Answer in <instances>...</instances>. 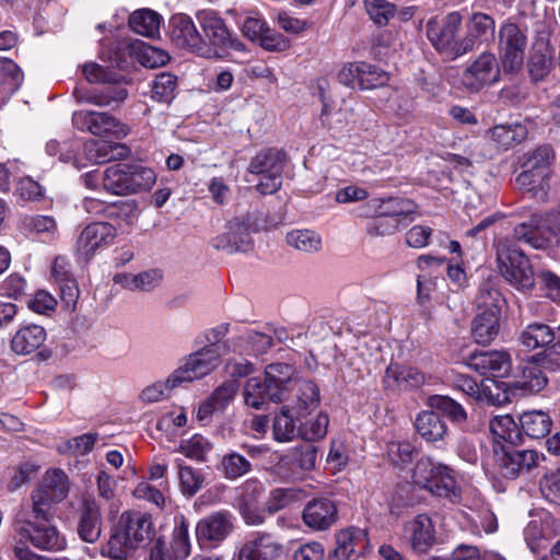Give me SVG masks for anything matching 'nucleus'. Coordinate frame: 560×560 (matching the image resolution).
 <instances>
[{
    "label": "nucleus",
    "instance_id": "f257e3e1",
    "mask_svg": "<svg viewBox=\"0 0 560 560\" xmlns=\"http://www.w3.org/2000/svg\"><path fill=\"white\" fill-rule=\"evenodd\" d=\"M35 511V508L25 504L16 511L12 521L14 545H32L43 551L65 549L67 541L57 526L51 523L52 512L47 511L42 515Z\"/></svg>",
    "mask_w": 560,
    "mask_h": 560
},
{
    "label": "nucleus",
    "instance_id": "f03ea898",
    "mask_svg": "<svg viewBox=\"0 0 560 560\" xmlns=\"http://www.w3.org/2000/svg\"><path fill=\"white\" fill-rule=\"evenodd\" d=\"M293 368L287 363H272L266 366L265 377H250L244 386L245 405L256 410L265 409L270 402L279 404L287 399Z\"/></svg>",
    "mask_w": 560,
    "mask_h": 560
},
{
    "label": "nucleus",
    "instance_id": "7ed1b4c3",
    "mask_svg": "<svg viewBox=\"0 0 560 560\" xmlns=\"http://www.w3.org/2000/svg\"><path fill=\"white\" fill-rule=\"evenodd\" d=\"M556 154L551 145L542 144L522 156V172L515 177L517 188L537 200H545L550 189L551 164Z\"/></svg>",
    "mask_w": 560,
    "mask_h": 560
},
{
    "label": "nucleus",
    "instance_id": "20e7f679",
    "mask_svg": "<svg viewBox=\"0 0 560 560\" xmlns=\"http://www.w3.org/2000/svg\"><path fill=\"white\" fill-rule=\"evenodd\" d=\"M497 261L504 280L522 292H530L535 288L536 277L526 254L508 237L497 243Z\"/></svg>",
    "mask_w": 560,
    "mask_h": 560
},
{
    "label": "nucleus",
    "instance_id": "39448f33",
    "mask_svg": "<svg viewBox=\"0 0 560 560\" xmlns=\"http://www.w3.org/2000/svg\"><path fill=\"white\" fill-rule=\"evenodd\" d=\"M528 47V28L512 19L504 21L498 31V55L504 73L518 74L525 62Z\"/></svg>",
    "mask_w": 560,
    "mask_h": 560
},
{
    "label": "nucleus",
    "instance_id": "423d86ee",
    "mask_svg": "<svg viewBox=\"0 0 560 560\" xmlns=\"http://www.w3.org/2000/svg\"><path fill=\"white\" fill-rule=\"evenodd\" d=\"M560 234V212L540 214L533 212L528 219L513 228L512 243L522 242L535 249H545L558 243Z\"/></svg>",
    "mask_w": 560,
    "mask_h": 560
},
{
    "label": "nucleus",
    "instance_id": "0eeeda50",
    "mask_svg": "<svg viewBox=\"0 0 560 560\" xmlns=\"http://www.w3.org/2000/svg\"><path fill=\"white\" fill-rule=\"evenodd\" d=\"M460 27V14L451 12L441 21H430L427 36L438 51L454 59L472 50L470 39L458 38Z\"/></svg>",
    "mask_w": 560,
    "mask_h": 560
},
{
    "label": "nucleus",
    "instance_id": "6e6552de",
    "mask_svg": "<svg viewBox=\"0 0 560 560\" xmlns=\"http://www.w3.org/2000/svg\"><path fill=\"white\" fill-rule=\"evenodd\" d=\"M413 482L432 494L450 500L459 497L454 470L448 466L434 463L429 457L420 458L413 468Z\"/></svg>",
    "mask_w": 560,
    "mask_h": 560
},
{
    "label": "nucleus",
    "instance_id": "1a4fd4ad",
    "mask_svg": "<svg viewBox=\"0 0 560 560\" xmlns=\"http://www.w3.org/2000/svg\"><path fill=\"white\" fill-rule=\"evenodd\" d=\"M285 160V153L273 148L260 151L250 160L247 171L260 176L256 185L260 194L271 195L281 188Z\"/></svg>",
    "mask_w": 560,
    "mask_h": 560
},
{
    "label": "nucleus",
    "instance_id": "9d476101",
    "mask_svg": "<svg viewBox=\"0 0 560 560\" xmlns=\"http://www.w3.org/2000/svg\"><path fill=\"white\" fill-rule=\"evenodd\" d=\"M220 363L218 347L205 346L195 353L189 354L185 363L167 377V385L177 387L211 373Z\"/></svg>",
    "mask_w": 560,
    "mask_h": 560
},
{
    "label": "nucleus",
    "instance_id": "9b49d317",
    "mask_svg": "<svg viewBox=\"0 0 560 560\" xmlns=\"http://www.w3.org/2000/svg\"><path fill=\"white\" fill-rule=\"evenodd\" d=\"M494 452L498 471L506 479L529 474L542 458L535 450H517L514 445H500Z\"/></svg>",
    "mask_w": 560,
    "mask_h": 560
},
{
    "label": "nucleus",
    "instance_id": "f8f14e48",
    "mask_svg": "<svg viewBox=\"0 0 560 560\" xmlns=\"http://www.w3.org/2000/svg\"><path fill=\"white\" fill-rule=\"evenodd\" d=\"M117 236V229L107 222L88 224L78 235L74 254L79 261H89L97 250L112 245Z\"/></svg>",
    "mask_w": 560,
    "mask_h": 560
},
{
    "label": "nucleus",
    "instance_id": "ddd939ff",
    "mask_svg": "<svg viewBox=\"0 0 560 560\" xmlns=\"http://www.w3.org/2000/svg\"><path fill=\"white\" fill-rule=\"evenodd\" d=\"M525 66L532 83L542 82L551 73L555 68V47L549 32H538L534 37Z\"/></svg>",
    "mask_w": 560,
    "mask_h": 560
},
{
    "label": "nucleus",
    "instance_id": "4468645a",
    "mask_svg": "<svg viewBox=\"0 0 560 560\" xmlns=\"http://www.w3.org/2000/svg\"><path fill=\"white\" fill-rule=\"evenodd\" d=\"M69 491V481L67 475L61 469H49L46 471L43 485L31 494L30 506L35 508V512L45 515L51 511L55 503L62 501Z\"/></svg>",
    "mask_w": 560,
    "mask_h": 560
},
{
    "label": "nucleus",
    "instance_id": "2eb2a0df",
    "mask_svg": "<svg viewBox=\"0 0 560 560\" xmlns=\"http://www.w3.org/2000/svg\"><path fill=\"white\" fill-rule=\"evenodd\" d=\"M500 67L497 57L490 51L481 52L462 73L460 83L471 93L479 92L500 79Z\"/></svg>",
    "mask_w": 560,
    "mask_h": 560
},
{
    "label": "nucleus",
    "instance_id": "dca6fc26",
    "mask_svg": "<svg viewBox=\"0 0 560 560\" xmlns=\"http://www.w3.org/2000/svg\"><path fill=\"white\" fill-rule=\"evenodd\" d=\"M168 35L171 42L178 48L200 56H207L210 48H207V39L199 33L190 16L179 13L170 19Z\"/></svg>",
    "mask_w": 560,
    "mask_h": 560
},
{
    "label": "nucleus",
    "instance_id": "f3484780",
    "mask_svg": "<svg viewBox=\"0 0 560 560\" xmlns=\"http://www.w3.org/2000/svg\"><path fill=\"white\" fill-rule=\"evenodd\" d=\"M234 517L229 511H219L201 518L196 526V537L201 548L212 549L233 530Z\"/></svg>",
    "mask_w": 560,
    "mask_h": 560
},
{
    "label": "nucleus",
    "instance_id": "a211bd4d",
    "mask_svg": "<svg viewBox=\"0 0 560 560\" xmlns=\"http://www.w3.org/2000/svg\"><path fill=\"white\" fill-rule=\"evenodd\" d=\"M196 19L203 31V38L207 39V48L209 45L235 50L244 48L243 44L230 33L219 13L202 10L196 14Z\"/></svg>",
    "mask_w": 560,
    "mask_h": 560
},
{
    "label": "nucleus",
    "instance_id": "6ab92c4d",
    "mask_svg": "<svg viewBox=\"0 0 560 560\" xmlns=\"http://www.w3.org/2000/svg\"><path fill=\"white\" fill-rule=\"evenodd\" d=\"M250 226L248 220L234 218L228 222L226 232L212 240V245L230 254L246 253L253 248Z\"/></svg>",
    "mask_w": 560,
    "mask_h": 560
},
{
    "label": "nucleus",
    "instance_id": "aec40b11",
    "mask_svg": "<svg viewBox=\"0 0 560 560\" xmlns=\"http://www.w3.org/2000/svg\"><path fill=\"white\" fill-rule=\"evenodd\" d=\"M73 122L95 136L121 138L128 133L127 126L107 113L79 110L73 114Z\"/></svg>",
    "mask_w": 560,
    "mask_h": 560
},
{
    "label": "nucleus",
    "instance_id": "412c9836",
    "mask_svg": "<svg viewBox=\"0 0 560 560\" xmlns=\"http://www.w3.org/2000/svg\"><path fill=\"white\" fill-rule=\"evenodd\" d=\"M190 555L188 524L182 521L173 530L170 545L159 538L150 550L148 560H185Z\"/></svg>",
    "mask_w": 560,
    "mask_h": 560
},
{
    "label": "nucleus",
    "instance_id": "4be33fe9",
    "mask_svg": "<svg viewBox=\"0 0 560 560\" xmlns=\"http://www.w3.org/2000/svg\"><path fill=\"white\" fill-rule=\"evenodd\" d=\"M287 399V406L291 407L298 418H303L318 407L319 388L311 380L291 378Z\"/></svg>",
    "mask_w": 560,
    "mask_h": 560
},
{
    "label": "nucleus",
    "instance_id": "5701e85b",
    "mask_svg": "<svg viewBox=\"0 0 560 560\" xmlns=\"http://www.w3.org/2000/svg\"><path fill=\"white\" fill-rule=\"evenodd\" d=\"M466 365L480 375L503 377L512 368L511 355L506 351L472 352L465 361Z\"/></svg>",
    "mask_w": 560,
    "mask_h": 560
},
{
    "label": "nucleus",
    "instance_id": "b1692460",
    "mask_svg": "<svg viewBox=\"0 0 560 560\" xmlns=\"http://www.w3.org/2000/svg\"><path fill=\"white\" fill-rule=\"evenodd\" d=\"M282 553V545L266 532L250 534L238 550V560H273Z\"/></svg>",
    "mask_w": 560,
    "mask_h": 560
},
{
    "label": "nucleus",
    "instance_id": "393cba45",
    "mask_svg": "<svg viewBox=\"0 0 560 560\" xmlns=\"http://www.w3.org/2000/svg\"><path fill=\"white\" fill-rule=\"evenodd\" d=\"M417 211V205L408 198L388 197L374 198L361 207L360 215H385L388 218L402 219L408 218Z\"/></svg>",
    "mask_w": 560,
    "mask_h": 560
},
{
    "label": "nucleus",
    "instance_id": "a878e982",
    "mask_svg": "<svg viewBox=\"0 0 560 560\" xmlns=\"http://www.w3.org/2000/svg\"><path fill=\"white\" fill-rule=\"evenodd\" d=\"M116 525L136 548L150 541L154 534L151 515L140 511L124 512Z\"/></svg>",
    "mask_w": 560,
    "mask_h": 560
},
{
    "label": "nucleus",
    "instance_id": "bb28decb",
    "mask_svg": "<svg viewBox=\"0 0 560 560\" xmlns=\"http://www.w3.org/2000/svg\"><path fill=\"white\" fill-rule=\"evenodd\" d=\"M302 518L307 527L326 530L337 522V505L331 499L315 498L304 506Z\"/></svg>",
    "mask_w": 560,
    "mask_h": 560
},
{
    "label": "nucleus",
    "instance_id": "cd10ccee",
    "mask_svg": "<svg viewBox=\"0 0 560 560\" xmlns=\"http://www.w3.org/2000/svg\"><path fill=\"white\" fill-rule=\"evenodd\" d=\"M369 547V539L364 530L349 528L337 534L334 552L340 560H361Z\"/></svg>",
    "mask_w": 560,
    "mask_h": 560
},
{
    "label": "nucleus",
    "instance_id": "c85d7f7f",
    "mask_svg": "<svg viewBox=\"0 0 560 560\" xmlns=\"http://www.w3.org/2000/svg\"><path fill=\"white\" fill-rule=\"evenodd\" d=\"M77 532L89 544L98 540L102 534V515L98 504L93 499H84L79 511Z\"/></svg>",
    "mask_w": 560,
    "mask_h": 560
},
{
    "label": "nucleus",
    "instance_id": "c756f323",
    "mask_svg": "<svg viewBox=\"0 0 560 560\" xmlns=\"http://www.w3.org/2000/svg\"><path fill=\"white\" fill-rule=\"evenodd\" d=\"M79 103L95 105L98 107H109L118 105L127 98V91L124 88L109 85L101 90L82 91L75 89L73 92Z\"/></svg>",
    "mask_w": 560,
    "mask_h": 560
},
{
    "label": "nucleus",
    "instance_id": "7c9ffc66",
    "mask_svg": "<svg viewBox=\"0 0 560 560\" xmlns=\"http://www.w3.org/2000/svg\"><path fill=\"white\" fill-rule=\"evenodd\" d=\"M424 374L413 366L390 363L385 371L384 383L392 388H417L424 383Z\"/></svg>",
    "mask_w": 560,
    "mask_h": 560
},
{
    "label": "nucleus",
    "instance_id": "2f4dec72",
    "mask_svg": "<svg viewBox=\"0 0 560 560\" xmlns=\"http://www.w3.org/2000/svg\"><path fill=\"white\" fill-rule=\"evenodd\" d=\"M546 371L537 359L523 365L521 374L513 381L512 386L521 389L524 394H536L541 392L548 384Z\"/></svg>",
    "mask_w": 560,
    "mask_h": 560
},
{
    "label": "nucleus",
    "instance_id": "473e14b6",
    "mask_svg": "<svg viewBox=\"0 0 560 560\" xmlns=\"http://www.w3.org/2000/svg\"><path fill=\"white\" fill-rule=\"evenodd\" d=\"M450 384L477 401H487L491 405H500L502 401L499 394L494 396L488 386L478 385L469 375L453 372L450 375Z\"/></svg>",
    "mask_w": 560,
    "mask_h": 560
},
{
    "label": "nucleus",
    "instance_id": "72a5a7b5",
    "mask_svg": "<svg viewBox=\"0 0 560 560\" xmlns=\"http://www.w3.org/2000/svg\"><path fill=\"white\" fill-rule=\"evenodd\" d=\"M46 340V331L39 325L21 327L11 339V349L16 354L35 352Z\"/></svg>",
    "mask_w": 560,
    "mask_h": 560
},
{
    "label": "nucleus",
    "instance_id": "f704fd0d",
    "mask_svg": "<svg viewBox=\"0 0 560 560\" xmlns=\"http://www.w3.org/2000/svg\"><path fill=\"white\" fill-rule=\"evenodd\" d=\"M418 434L427 442L442 441L447 434L445 421L433 410L421 411L415 422Z\"/></svg>",
    "mask_w": 560,
    "mask_h": 560
},
{
    "label": "nucleus",
    "instance_id": "c9c22d12",
    "mask_svg": "<svg viewBox=\"0 0 560 560\" xmlns=\"http://www.w3.org/2000/svg\"><path fill=\"white\" fill-rule=\"evenodd\" d=\"M129 163H117L103 172V188L113 195H130Z\"/></svg>",
    "mask_w": 560,
    "mask_h": 560
},
{
    "label": "nucleus",
    "instance_id": "e433bc0d",
    "mask_svg": "<svg viewBox=\"0 0 560 560\" xmlns=\"http://www.w3.org/2000/svg\"><path fill=\"white\" fill-rule=\"evenodd\" d=\"M411 546L418 552H427L434 542V528L431 518L425 514L416 516L409 524Z\"/></svg>",
    "mask_w": 560,
    "mask_h": 560
},
{
    "label": "nucleus",
    "instance_id": "4c0bfd02",
    "mask_svg": "<svg viewBox=\"0 0 560 560\" xmlns=\"http://www.w3.org/2000/svg\"><path fill=\"white\" fill-rule=\"evenodd\" d=\"M83 208L91 215H101L106 219H120L128 217L133 211V207L127 201H116L107 203L96 198L85 197L83 199Z\"/></svg>",
    "mask_w": 560,
    "mask_h": 560
},
{
    "label": "nucleus",
    "instance_id": "58836bf2",
    "mask_svg": "<svg viewBox=\"0 0 560 560\" xmlns=\"http://www.w3.org/2000/svg\"><path fill=\"white\" fill-rule=\"evenodd\" d=\"M488 133L498 149L505 151L524 141L528 132L524 125L513 124L494 126Z\"/></svg>",
    "mask_w": 560,
    "mask_h": 560
},
{
    "label": "nucleus",
    "instance_id": "ea45409f",
    "mask_svg": "<svg viewBox=\"0 0 560 560\" xmlns=\"http://www.w3.org/2000/svg\"><path fill=\"white\" fill-rule=\"evenodd\" d=\"M83 151L88 160L96 164L124 158L128 152L125 145L112 144L102 140L84 143Z\"/></svg>",
    "mask_w": 560,
    "mask_h": 560
},
{
    "label": "nucleus",
    "instance_id": "a19ab883",
    "mask_svg": "<svg viewBox=\"0 0 560 560\" xmlns=\"http://www.w3.org/2000/svg\"><path fill=\"white\" fill-rule=\"evenodd\" d=\"M521 428L532 439L545 438L551 430L552 420L540 410L525 411L520 417Z\"/></svg>",
    "mask_w": 560,
    "mask_h": 560
},
{
    "label": "nucleus",
    "instance_id": "79ce46f5",
    "mask_svg": "<svg viewBox=\"0 0 560 560\" xmlns=\"http://www.w3.org/2000/svg\"><path fill=\"white\" fill-rule=\"evenodd\" d=\"M162 18L150 9L135 11L129 19L130 27L138 34L154 38L160 35Z\"/></svg>",
    "mask_w": 560,
    "mask_h": 560
},
{
    "label": "nucleus",
    "instance_id": "37998d69",
    "mask_svg": "<svg viewBox=\"0 0 560 560\" xmlns=\"http://www.w3.org/2000/svg\"><path fill=\"white\" fill-rule=\"evenodd\" d=\"M555 340V330L542 323L527 325L520 336L521 343L529 350L548 346Z\"/></svg>",
    "mask_w": 560,
    "mask_h": 560
},
{
    "label": "nucleus",
    "instance_id": "c03bdc74",
    "mask_svg": "<svg viewBox=\"0 0 560 560\" xmlns=\"http://www.w3.org/2000/svg\"><path fill=\"white\" fill-rule=\"evenodd\" d=\"M500 317L492 314L477 313L471 327V335L479 345L490 343L499 334Z\"/></svg>",
    "mask_w": 560,
    "mask_h": 560
},
{
    "label": "nucleus",
    "instance_id": "a18cd8bd",
    "mask_svg": "<svg viewBox=\"0 0 560 560\" xmlns=\"http://www.w3.org/2000/svg\"><path fill=\"white\" fill-rule=\"evenodd\" d=\"M298 418L291 407L283 405L273 420V436L279 442L292 441L298 433Z\"/></svg>",
    "mask_w": 560,
    "mask_h": 560
},
{
    "label": "nucleus",
    "instance_id": "49530a36",
    "mask_svg": "<svg viewBox=\"0 0 560 560\" xmlns=\"http://www.w3.org/2000/svg\"><path fill=\"white\" fill-rule=\"evenodd\" d=\"M428 405L440 411L451 422L462 425L467 421V412L465 408L453 398L444 395H432L428 399Z\"/></svg>",
    "mask_w": 560,
    "mask_h": 560
},
{
    "label": "nucleus",
    "instance_id": "de8ad7c7",
    "mask_svg": "<svg viewBox=\"0 0 560 560\" xmlns=\"http://www.w3.org/2000/svg\"><path fill=\"white\" fill-rule=\"evenodd\" d=\"M176 465L182 493L189 498L194 497L205 486L206 478L203 472L200 469L186 465L180 459L176 460Z\"/></svg>",
    "mask_w": 560,
    "mask_h": 560
},
{
    "label": "nucleus",
    "instance_id": "09e8293b",
    "mask_svg": "<svg viewBox=\"0 0 560 560\" xmlns=\"http://www.w3.org/2000/svg\"><path fill=\"white\" fill-rule=\"evenodd\" d=\"M501 292L490 283H482L476 296L477 313L501 316V308L504 304Z\"/></svg>",
    "mask_w": 560,
    "mask_h": 560
},
{
    "label": "nucleus",
    "instance_id": "8fccbe9b",
    "mask_svg": "<svg viewBox=\"0 0 560 560\" xmlns=\"http://www.w3.org/2000/svg\"><path fill=\"white\" fill-rule=\"evenodd\" d=\"M494 20L481 12L474 13L467 23V35L464 39H470L472 47L477 40L483 42L494 35Z\"/></svg>",
    "mask_w": 560,
    "mask_h": 560
},
{
    "label": "nucleus",
    "instance_id": "3c124183",
    "mask_svg": "<svg viewBox=\"0 0 560 560\" xmlns=\"http://www.w3.org/2000/svg\"><path fill=\"white\" fill-rule=\"evenodd\" d=\"M137 548L128 539V537L119 530V527L115 525L113 528L109 539L102 547V555L114 560L127 559Z\"/></svg>",
    "mask_w": 560,
    "mask_h": 560
},
{
    "label": "nucleus",
    "instance_id": "603ef678",
    "mask_svg": "<svg viewBox=\"0 0 560 560\" xmlns=\"http://www.w3.org/2000/svg\"><path fill=\"white\" fill-rule=\"evenodd\" d=\"M489 429L497 440L495 447H500V440L514 445L520 440V430L510 415L497 416L490 420Z\"/></svg>",
    "mask_w": 560,
    "mask_h": 560
},
{
    "label": "nucleus",
    "instance_id": "864d4df0",
    "mask_svg": "<svg viewBox=\"0 0 560 560\" xmlns=\"http://www.w3.org/2000/svg\"><path fill=\"white\" fill-rule=\"evenodd\" d=\"M218 470L228 480H236L252 470L250 462L237 452L224 454L219 464Z\"/></svg>",
    "mask_w": 560,
    "mask_h": 560
},
{
    "label": "nucleus",
    "instance_id": "5fc2aeb1",
    "mask_svg": "<svg viewBox=\"0 0 560 560\" xmlns=\"http://www.w3.org/2000/svg\"><path fill=\"white\" fill-rule=\"evenodd\" d=\"M287 243L304 253H314L322 247V237L312 230H294L287 234Z\"/></svg>",
    "mask_w": 560,
    "mask_h": 560
},
{
    "label": "nucleus",
    "instance_id": "6e6d98bb",
    "mask_svg": "<svg viewBox=\"0 0 560 560\" xmlns=\"http://www.w3.org/2000/svg\"><path fill=\"white\" fill-rule=\"evenodd\" d=\"M301 490L295 488H276L272 489L265 503V510L269 514H275L282 509L288 508L300 500Z\"/></svg>",
    "mask_w": 560,
    "mask_h": 560
},
{
    "label": "nucleus",
    "instance_id": "4d7b16f0",
    "mask_svg": "<svg viewBox=\"0 0 560 560\" xmlns=\"http://www.w3.org/2000/svg\"><path fill=\"white\" fill-rule=\"evenodd\" d=\"M211 448L212 444L206 438L195 434L188 440H183L177 451L189 459L205 462Z\"/></svg>",
    "mask_w": 560,
    "mask_h": 560
},
{
    "label": "nucleus",
    "instance_id": "13d9d810",
    "mask_svg": "<svg viewBox=\"0 0 560 560\" xmlns=\"http://www.w3.org/2000/svg\"><path fill=\"white\" fill-rule=\"evenodd\" d=\"M329 419L326 413L320 412L316 418L301 422L298 434L305 441H317L327 434Z\"/></svg>",
    "mask_w": 560,
    "mask_h": 560
},
{
    "label": "nucleus",
    "instance_id": "bf43d9fd",
    "mask_svg": "<svg viewBox=\"0 0 560 560\" xmlns=\"http://www.w3.org/2000/svg\"><path fill=\"white\" fill-rule=\"evenodd\" d=\"M370 19L377 25H387L396 14V7L387 0H364Z\"/></svg>",
    "mask_w": 560,
    "mask_h": 560
},
{
    "label": "nucleus",
    "instance_id": "052dcab7",
    "mask_svg": "<svg viewBox=\"0 0 560 560\" xmlns=\"http://www.w3.org/2000/svg\"><path fill=\"white\" fill-rule=\"evenodd\" d=\"M130 194L149 190L155 183L156 176L152 168L138 164H129Z\"/></svg>",
    "mask_w": 560,
    "mask_h": 560
},
{
    "label": "nucleus",
    "instance_id": "680f3d73",
    "mask_svg": "<svg viewBox=\"0 0 560 560\" xmlns=\"http://www.w3.org/2000/svg\"><path fill=\"white\" fill-rule=\"evenodd\" d=\"M360 67L361 73L359 79V88L361 90H371L384 86L389 80L387 72L374 65L361 62Z\"/></svg>",
    "mask_w": 560,
    "mask_h": 560
},
{
    "label": "nucleus",
    "instance_id": "e2e57ef3",
    "mask_svg": "<svg viewBox=\"0 0 560 560\" xmlns=\"http://www.w3.org/2000/svg\"><path fill=\"white\" fill-rule=\"evenodd\" d=\"M177 78L168 72L156 75L152 84V97L159 102L168 103L174 96Z\"/></svg>",
    "mask_w": 560,
    "mask_h": 560
},
{
    "label": "nucleus",
    "instance_id": "0e129e2a",
    "mask_svg": "<svg viewBox=\"0 0 560 560\" xmlns=\"http://www.w3.org/2000/svg\"><path fill=\"white\" fill-rule=\"evenodd\" d=\"M375 219L366 226V233L372 237L393 235L400 228V219L385 215H373Z\"/></svg>",
    "mask_w": 560,
    "mask_h": 560
},
{
    "label": "nucleus",
    "instance_id": "69168bd1",
    "mask_svg": "<svg viewBox=\"0 0 560 560\" xmlns=\"http://www.w3.org/2000/svg\"><path fill=\"white\" fill-rule=\"evenodd\" d=\"M415 446L409 442H390L387 445V455L395 465L410 464L416 454Z\"/></svg>",
    "mask_w": 560,
    "mask_h": 560
},
{
    "label": "nucleus",
    "instance_id": "338daca9",
    "mask_svg": "<svg viewBox=\"0 0 560 560\" xmlns=\"http://www.w3.org/2000/svg\"><path fill=\"white\" fill-rule=\"evenodd\" d=\"M537 279L544 295L553 302H560V276L551 270H542Z\"/></svg>",
    "mask_w": 560,
    "mask_h": 560
},
{
    "label": "nucleus",
    "instance_id": "774afa93",
    "mask_svg": "<svg viewBox=\"0 0 560 560\" xmlns=\"http://www.w3.org/2000/svg\"><path fill=\"white\" fill-rule=\"evenodd\" d=\"M24 225L37 234L54 235L57 232V223L49 215H33L24 219Z\"/></svg>",
    "mask_w": 560,
    "mask_h": 560
}]
</instances>
